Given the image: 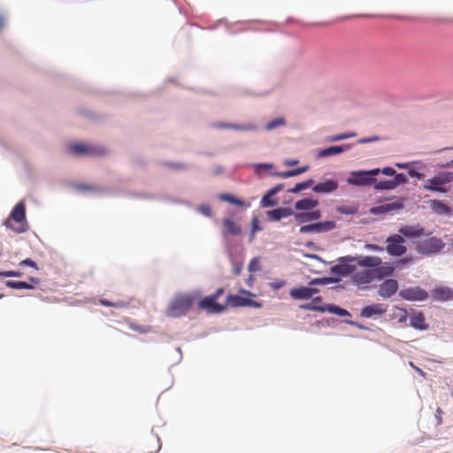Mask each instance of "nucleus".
<instances>
[{"label":"nucleus","instance_id":"b1692460","mask_svg":"<svg viewBox=\"0 0 453 453\" xmlns=\"http://www.w3.org/2000/svg\"><path fill=\"white\" fill-rule=\"evenodd\" d=\"M434 297L438 301H449L453 299V291L447 287H440L434 290Z\"/></svg>","mask_w":453,"mask_h":453},{"label":"nucleus","instance_id":"aec40b11","mask_svg":"<svg viewBox=\"0 0 453 453\" xmlns=\"http://www.w3.org/2000/svg\"><path fill=\"white\" fill-rule=\"evenodd\" d=\"M408 313L405 309L395 307L388 314V321L394 324H406Z\"/></svg>","mask_w":453,"mask_h":453},{"label":"nucleus","instance_id":"8fccbe9b","mask_svg":"<svg viewBox=\"0 0 453 453\" xmlns=\"http://www.w3.org/2000/svg\"><path fill=\"white\" fill-rule=\"evenodd\" d=\"M273 165L269 164H260L257 165V170L260 169H272Z\"/></svg>","mask_w":453,"mask_h":453},{"label":"nucleus","instance_id":"052dcab7","mask_svg":"<svg viewBox=\"0 0 453 453\" xmlns=\"http://www.w3.org/2000/svg\"><path fill=\"white\" fill-rule=\"evenodd\" d=\"M282 285H280V284H277V285H273V287L274 288V289H278L281 287Z\"/></svg>","mask_w":453,"mask_h":453},{"label":"nucleus","instance_id":"f704fd0d","mask_svg":"<svg viewBox=\"0 0 453 453\" xmlns=\"http://www.w3.org/2000/svg\"><path fill=\"white\" fill-rule=\"evenodd\" d=\"M100 303L106 307H115V308H123L127 307L129 304V302L124 300H119L116 302H111L107 299H100Z\"/></svg>","mask_w":453,"mask_h":453},{"label":"nucleus","instance_id":"4c0bfd02","mask_svg":"<svg viewBox=\"0 0 453 453\" xmlns=\"http://www.w3.org/2000/svg\"><path fill=\"white\" fill-rule=\"evenodd\" d=\"M249 270L250 273H256L261 270V265H260V258L259 257H254L250 265H249Z\"/></svg>","mask_w":453,"mask_h":453},{"label":"nucleus","instance_id":"13d9d810","mask_svg":"<svg viewBox=\"0 0 453 453\" xmlns=\"http://www.w3.org/2000/svg\"><path fill=\"white\" fill-rule=\"evenodd\" d=\"M5 283L11 284V283H25L24 281H6Z\"/></svg>","mask_w":453,"mask_h":453},{"label":"nucleus","instance_id":"ea45409f","mask_svg":"<svg viewBox=\"0 0 453 453\" xmlns=\"http://www.w3.org/2000/svg\"><path fill=\"white\" fill-rule=\"evenodd\" d=\"M338 282H339L338 279L322 278V279H313L309 283L315 284V283H338Z\"/></svg>","mask_w":453,"mask_h":453},{"label":"nucleus","instance_id":"4468645a","mask_svg":"<svg viewBox=\"0 0 453 453\" xmlns=\"http://www.w3.org/2000/svg\"><path fill=\"white\" fill-rule=\"evenodd\" d=\"M407 178L403 173H397L393 180H380L374 184V188L379 190L394 189L402 183L406 182Z\"/></svg>","mask_w":453,"mask_h":453},{"label":"nucleus","instance_id":"58836bf2","mask_svg":"<svg viewBox=\"0 0 453 453\" xmlns=\"http://www.w3.org/2000/svg\"><path fill=\"white\" fill-rule=\"evenodd\" d=\"M284 124L285 120L283 119H276L266 125V129L272 130L277 127L283 126Z\"/></svg>","mask_w":453,"mask_h":453},{"label":"nucleus","instance_id":"9d476101","mask_svg":"<svg viewBox=\"0 0 453 453\" xmlns=\"http://www.w3.org/2000/svg\"><path fill=\"white\" fill-rule=\"evenodd\" d=\"M339 263L331 268L334 274L339 276H348L356 270V265L352 263L356 261V257L347 256L338 259Z\"/></svg>","mask_w":453,"mask_h":453},{"label":"nucleus","instance_id":"864d4df0","mask_svg":"<svg viewBox=\"0 0 453 453\" xmlns=\"http://www.w3.org/2000/svg\"><path fill=\"white\" fill-rule=\"evenodd\" d=\"M297 164H298L297 160H288L285 162V165H288V166L296 165Z\"/></svg>","mask_w":453,"mask_h":453},{"label":"nucleus","instance_id":"bb28decb","mask_svg":"<svg viewBox=\"0 0 453 453\" xmlns=\"http://www.w3.org/2000/svg\"><path fill=\"white\" fill-rule=\"evenodd\" d=\"M410 324L412 327L419 330H424L427 328V325L426 324L425 317L422 313L414 314L411 319Z\"/></svg>","mask_w":453,"mask_h":453},{"label":"nucleus","instance_id":"f257e3e1","mask_svg":"<svg viewBox=\"0 0 453 453\" xmlns=\"http://www.w3.org/2000/svg\"><path fill=\"white\" fill-rule=\"evenodd\" d=\"M197 296L195 294L176 295L167 308V314L171 317L186 315L191 307L196 303Z\"/></svg>","mask_w":453,"mask_h":453},{"label":"nucleus","instance_id":"c9c22d12","mask_svg":"<svg viewBox=\"0 0 453 453\" xmlns=\"http://www.w3.org/2000/svg\"><path fill=\"white\" fill-rule=\"evenodd\" d=\"M273 196L274 195H271L270 191L268 190V192L261 199L262 207H270L278 204V201L273 198Z\"/></svg>","mask_w":453,"mask_h":453},{"label":"nucleus","instance_id":"2eb2a0df","mask_svg":"<svg viewBox=\"0 0 453 453\" xmlns=\"http://www.w3.org/2000/svg\"><path fill=\"white\" fill-rule=\"evenodd\" d=\"M387 309L385 305L381 303H372L371 305L365 306L361 311L360 316L362 318L370 319L376 316H380L386 313Z\"/></svg>","mask_w":453,"mask_h":453},{"label":"nucleus","instance_id":"e433bc0d","mask_svg":"<svg viewBox=\"0 0 453 453\" xmlns=\"http://www.w3.org/2000/svg\"><path fill=\"white\" fill-rule=\"evenodd\" d=\"M219 199L222 200V201H226V202L234 203V204L240 205V206L245 205V202L244 201L240 200V199L233 196L230 194H221L219 196Z\"/></svg>","mask_w":453,"mask_h":453},{"label":"nucleus","instance_id":"09e8293b","mask_svg":"<svg viewBox=\"0 0 453 453\" xmlns=\"http://www.w3.org/2000/svg\"><path fill=\"white\" fill-rule=\"evenodd\" d=\"M12 288H28L32 289L34 288V285H9Z\"/></svg>","mask_w":453,"mask_h":453},{"label":"nucleus","instance_id":"c756f323","mask_svg":"<svg viewBox=\"0 0 453 453\" xmlns=\"http://www.w3.org/2000/svg\"><path fill=\"white\" fill-rule=\"evenodd\" d=\"M379 295L383 298H389L396 293L398 285H380Z\"/></svg>","mask_w":453,"mask_h":453},{"label":"nucleus","instance_id":"603ef678","mask_svg":"<svg viewBox=\"0 0 453 453\" xmlns=\"http://www.w3.org/2000/svg\"><path fill=\"white\" fill-rule=\"evenodd\" d=\"M22 263H23V264H25V265H27L33 266V267H35V263L32 259H30V258H27V259H26V260H24Z\"/></svg>","mask_w":453,"mask_h":453},{"label":"nucleus","instance_id":"a18cd8bd","mask_svg":"<svg viewBox=\"0 0 453 453\" xmlns=\"http://www.w3.org/2000/svg\"><path fill=\"white\" fill-rule=\"evenodd\" d=\"M284 188V184L280 183V184H278L276 185L275 187H273V188H271L269 191H270V194L271 195H276L277 193H279L280 191H281Z\"/></svg>","mask_w":453,"mask_h":453},{"label":"nucleus","instance_id":"412c9836","mask_svg":"<svg viewBox=\"0 0 453 453\" xmlns=\"http://www.w3.org/2000/svg\"><path fill=\"white\" fill-rule=\"evenodd\" d=\"M403 208V203L402 200H397L393 203H386L378 207L372 208L370 211L373 214L386 213L395 210Z\"/></svg>","mask_w":453,"mask_h":453},{"label":"nucleus","instance_id":"5701e85b","mask_svg":"<svg viewBox=\"0 0 453 453\" xmlns=\"http://www.w3.org/2000/svg\"><path fill=\"white\" fill-rule=\"evenodd\" d=\"M319 201L312 198H303L295 203V209L297 211H310L317 207Z\"/></svg>","mask_w":453,"mask_h":453},{"label":"nucleus","instance_id":"39448f33","mask_svg":"<svg viewBox=\"0 0 453 453\" xmlns=\"http://www.w3.org/2000/svg\"><path fill=\"white\" fill-rule=\"evenodd\" d=\"M415 244L417 252L426 256L439 253L445 246L442 240L436 236L418 241Z\"/></svg>","mask_w":453,"mask_h":453},{"label":"nucleus","instance_id":"f3484780","mask_svg":"<svg viewBox=\"0 0 453 453\" xmlns=\"http://www.w3.org/2000/svg\"><path fill=\"white\" fill-rule=\"evenodd\" d=\"M319 292V289L308 287L296 288L290 290V296L296 300H306L311 298L312 296Z\"/></svg>","mask_w":453,"mask_h":453},{"label":"nucleus","instance_id":"79ce46f5","mask_svg":"<svg viewBox=\"0 0 453 453\" xmlns=\"http://www.w3.org/2000/svg\"><path fill=\"white\" fill-rule=\"evenodd\" d=\"M354 135H355L354 134H339V135L331 136L328 138V141L329 142H337L340 140L353 137Z\"/></svg>","mask_w":453,"mask_h":453},{"label":"nucleus","instance_id":"a19ab883","mask_svg":"<svg viewBox=\"0 0 453 453\" xmlns=\"http://www.w3.org/2000/svg\"><path fill=\"white\" fill-rule=\"evenodd\" d=\"M219 127L223 128H233V129H238V130H249L252 127L250 126H238V125H230V124H221Z\"/></svg>","mask_w":453,"mask_h":453},{"label":"nucleus","instance_id":"a878e982","mask_svg":"<svg viewBox=\"0 0 453 453\" xmlns=\"http://www.w3.org/2000/svg\"><path fill=\"white\" fill-rule=\"evenodd\" d=\"M347 149L346 146H332L326 149H322L318 152L319 157H326L333 155L340 154Z\"/></svg>","mask_w":453,"mask_h":453},{"label":"nucleus","instance_id":"6e6552de","mask_svg":"<svg viewBox=\"0 0 453 453\" xmlns=\"http://www.w3.org/2000/svg\"><path fill=\"white\" fill-rule=\"evenodd\" d=\"M380 173V169L371 171L352 172L347 179V182L355 186L371 185L375 181L374 176Z\"/></svg>","mask_w":453,"mask_h":453},{"label":"nucleus","instance_id":"dca6fc26","mask_svg":"<svg viewBox=\"0 0 453 453\" xmlns=\"http://www.w3.org/2000/svg\"><path fill=\"white\" fill-rule=\"evenodd\" d=\"M399 296L405 299V300H409V301H413V300H425L427 296V294L426 291L420 289L419 288H407V289H403V290H401L399 292Z\"/></svg>","mask_w":453,"mask_h":453},{"label":"nucleus","instance_id":"37998d69","mask_svg":"<svg viewBox=\"0 0 453 453\" xmlns=\"http://www.w3.org/2000/svg\"><path fill=\"white\" fill-rule=\"evenodd\" d=\"M78 189L79 190H81V191H89V192H92V191H96V188L93 186H90V185H79L78 187Z\"/></svg>","mask_w":453,"mask_h":453},{"label":"nucleus","instance_id":"7ed1b4c3","mask_svg":"<svg viewBox=\"0 0 453 453\" xmlns=\"http://www.w3.org/2000/svg\"><path fill=\"white\" fill-rule=\"evenodd\" d=\"M453 181V172H440L433 178L428 179L424 183L426 190L447 193L450 187L449 184Z\"/></svg>","mask_w":453,"mask_h":453},{"label":"nucleus","instance_id":"de8ad7c7","mask_svg":"<svg viewBox=\"0 0 453 453\" xmlns=\"http://www.w3.org/2000/svg\"><path fill=\"white\" fill-rule=\"evenodd\" d=\"M200 211L206 216H210L211 214V207L208 205L201 206Z\"/></svg>","mask_w":453,"mask_h":453},{"label":"nucleus","instance_id":"ddd939ff","mask_svg":"<svg viewBox=\"0 0 453 453\" xmlns=\"http://www.w3.org/2000/svg\"><path fill=\"white\" fill-rule=\"evenodd\" d=\"M335 227H336L335 222L328 220V221L302 226L300 227L299 231L301 234H306V233H311V232L325 233V232L331 231V230L334 229Z\"/></svg>","mask_w":453,"mask_h":453},{"label":"nucleus","instance_id":"4be33fe9","mask_svg":"<svg viewBox=\"0 0 453 453\" xmlns=\"http://www.w3.org/2000/svg\"><path fill=\"white\" fill-rule=\"evenodd\" d=\"M294 216L298 223H305L319 219L321 218V211L319 210L308 211V212H298L295 213Z\"/></svg>","mask_w":453,"mask_h":453},{"label":"nucleus","instance_id":"473e14b6","mask_svg":"<svg viewBox=\"0 0 453 453\" xmlns=\"http://www.w3.org/2000/svg\"><path fill=\"white\" fill-rule=\"evenodd\" d=\"M313 182H314V180L312 179H309L305 181L299 182V183L296 184V186L294 188H289L288 190V192L291 193V194L299 193L300 191L310 188L313 184Z\"/></svg>","mask_w":453,"mask_h":453},{"label":"nucleus","instance_id":"f8f14e48","mask_svg":"<svg viewBox=\"0 0 453 453\" xmlns=\"http://www.w3.org/2000/svg\"><path fill=\"white\" fill-rule=\"evenodd\" d=\"M69 150L72 153L75 155H92V156H99L104 153V150L100 147H96L92 145H87L83 143H75L72 144L69 147Z\"/></svg>","mask_w":453,"mask_h":453},{"label":"nucleus","instance_id":"393cba45","mask_svg":"<svg viewBox=\"0 0 453 453\" xmlns=\"http://www.w3.org/2000/svg\"><path fill=\"white\" fill-rule=\"evenodd\" d=\"M423 228L411 226H403L399 229V233L408 238L418 237L423 234Z\"/></svg>","mask_w":453,"mask_h":453},{"label":"nucleus","instance_id":"bf43d9fd","mask_svg":"<svg viewBox=\"0 0 453 453\" xmlns=\"http://www.w3.org/2000/svg\"><path fill=\"white\" fill-rule=\"evenodd\" d=\"M258 229L257 226L255 224V222L253 223V231H257Z\"/></svg>","mask_w":453,"mask_h":453},{"label":"nucleus","instance_id":"1a4fd4ad","mask_svg":"<svg viewBox=\"0 0 453 453\" xmlns=\"http://www.w3.org/2000/svg\"><path fill=\"white\" fill-rule=\"evenodd\" d=\"M386 242V250L391 256L400 257L406 252L405 240L400 234L388 236Z\"/></svg>","mask_w":453,"mask_h":453},{"label":"nucleus","instance_id":"680f3d73","mask_svg":"<svg viewBox=\"0 0 453 453\" xmlns=\"http://www.w3.org/2000/svg\"><path fill=\"white\" fill-rule=\"evenodd\" d=\"M2 297H3V295H0V298H2Z\"/></svg>","mask_w":453,"mask_h":453},{"label":"nucleus","instance_id":"c03bdc74","mask_svg":"<svg viewBox=\"0 0 453 453\" xmlns=\"http://www.w3.org/2000/svg\"><path fill=\"white\" fill-rule=\"evenodd\" d=\"M382 173H384L385 175H388V176H395L396 175V172L395 169H393L392 167H385L382 169Z\"/></svg>","mask_w":453,"mask_h":453},{"label":"nucleus","instance_id":"9b49d317","mask_svg":"<svg viewBox=\"0 0 453 453\" xmlns=\"http://www.w3.org/2000/svg\"><path fill=\"white\" fill-rule=\"evenodd\" d=\"M301 309L309 311H318L321 312L328 311L340 317L349 316V312L339 306L334 304H326L323 306H315L312 303H305L300 306Z\"/></svg>","mask_w":453,"mask_h":453},{"label":"nucleus","instance_id":"4d7b16f0","mask_svg":"<svg viewBox=\"0 0 453 453\" xmlns=\"http://www.w3.org/2000/svg\"><path fill=\"white\" fill-rule=\"evenodd\" d=\"M384 283H385V284H388V283H397V282H396V280H385V282H384Z\"/></svg>","mask_w":453,"mask_h":453},{"label":"nucleus","instance_id":"cd10ccee","mask_svg":"<svg viewBox=\"0 0 453 453\" xmlns=\"http://www.w3.org/2000/svg\"><path fill=\"white\" fill-rule=\"evenodd\" d=\"M223 226L226 229V232L227 234H233V235H238L242 233L241 226L235 224L232 219H225L223 220Z\"/></svg>","mask_w":453,"mask_h":453},{"label":"nucleus","instance_id":"2f4dec72","mask_svg":"<svg viewBox=\"0 0 453 453\" xmlns=\"http://www.w3.org/2000/svg\"><path fill=\"white\" fill-rule=\"evenodd\" d=\"M337 212L345 215H354L358 212L357 204L340 205L336 207Z\"/></svg>","mask_w":453,"mask_h":453},{"label":"nucleus","instance_id":"6e6d98bb","mask_svg":"<svg viewBox=\"0 0 453 453\" xmlns=\"http://www.w3.org/2000/svg\"><path fill=\"white\" fill-rule=\"evenodd\" d=\"M410 175H411V176H412V177H413V176H418V177H419L421 174H420L419 173H418V172L411 171V172H410Z\"/></svg>","mask_w":453,"mask_h":453},{"label":"nucleus","instance_id":"f03ea898","mask_svg":"<svg viewBox=\"0 0 453 453\" xmlns=\"http://www.w3.org/2000/svg\"><path fill=\"white\" fill-rule=\"evenodd\" d=\"M4 226L17 234L27 231L28 224L26 219V207L23 202H19L14 206L4 222Z\"/></svg>","mask_w":453,"mask_h":453},{"label":"nucleus","instance_id":"72a5a7b5","mask_svg":"<svg viewBox=\"0 0 453 453\" xmlns=\"http://www.w3.org/2000/svg\"><path fill=\"white\" fill-rule=\"evenodd\" d=\"M381 264V260L379 257L367 256L364 257L359 265L367 266V267H376Z\"/></svg>","mask_w":453,"mask_h":453},{"label":"nucleus","instance_id":"0eeeda50","mask_svg":"<svg viewBox=\"0 0 453 453\" xmlns=\"http://www.w3.org/2000/svg\"><path fill=\"white\" fill-rule=\"evenodd\" d=\"M255 295L250 292L242 290L240 295H227L226 297L225 304L230 307H261V303L251 299Z\"/></svg>","mask_w":453,"mask_h":453},{"label":"nucleus","instance_id":"20e7f679","mask_svg":"<svg viewBox=\"0 0 453 453\" xmlns=\"http://www.w3.org/2000/svg\"><path fill=\"white\" fill-rule=\"evenodd\" d=\"M224 293L222 288H219L213 295L205 296L199 301L196 300L197 308L209 314H219L225 311L226 304L218 302L219 297Z\"/></svg>","mask_w":453,"mask_h":453},{"label":"nucleus","instance_id":"5fc2aeb1","mask_svg":"<svg viewBox=\"0 0 453 453\" xmlns=\"http://www.w3.org/2000/svg\"><path fill=\"white\" fill-rule=\"evenodd\" d=\"M451 165H453V159L449 162H447V163L441 165V167L447 168V167H450Z\"/></svg>","mask_w":453,"mask_h":453},{"label":"nucleus","instance_id":"3c124183","mask_svg":"<svg viewBox=\"0 0 453 453\" xmlns=\"http://www.w3.org/2000/svg\"><path fill=\"white\" fill-rule=\"evenodd\" d=\"M321 301H322V299L320 296H316V297L312 298V300L310 303H312L313 305L318 306L317 304L320 303Z\"/></svg>","mask_w":453,"mask_h":453},{"label":"nucleus","instance_id":"49530a36","mask_svg":"<svg viewBox=\"0 0 453 453\" xmlns=\"http://www.w3.org/2000/svg\"><path fill=\"white\" fill-rule=\"evenodd\" d=\"M16 276V273L12 271L7 272H0V280H2L5 277Z\"/></svg>","mask_w":453,"mask_h":453},{"label":"nucleus","instance_id":"423d86ee","mask_svg":"<svg viewBox=\"0 0 453 453\" xmlns=\"http://www.w3.org/2000/svg\"><path fill=\"white\" fill-rule=\"evenodd\" d=\"M414 262L413 257H405L400 260H397L394 263V265H391L388 263H385L381 265L376 266L372 270V276L374 279L380 280L384 277H388L393 274L395 269H402L404 265L412 264Z\"/></svg>","mask_w":453,"mask_h":453},{"label":"nucleus","instance_id":"a211bd4d","mask_svg":"<svg viewBox=\"0 0 453 453\" xmlns=\"http://www.w3.org/2000/svg\"><path fill=\"white\" fill-rule=\"evenodd\" d=\"M267 218L270 221H280L281 219L294 215L291 208L280 207L266 212Z\"/></svg>","mask_w":453,"mask_h":453},{"label":"nucleus","instance_id":"6ab92c4d","mask_svg":"<svg viewBox=\"0 0 453 453\" xmlns=\"http://www.w3.org/2000/svg\"><path fill=\"white\" fill-rule=\"evenodd\" d=\"M338 188V182L333 180H327L324 182H319L312 187V191L315 193L328 194L334 192Z\"/></svg>","mask_w":453,"mask_h":453},{"label":"nucleus","instance_id":"c85d7f7f","mask_svg":"<svg viewBox=\"0 0 453 453\" xmlns=\"http://www.w3.org/2000/svg\"><path fill=\"white\" fill-rule=\"evenodd\" d=\"M432 203V208L433 210L438 213V214H445L449 215L451 214V209L445 203H443L441 201L434 200Z\"/></svg>","mask_w":453,"mask_h":453},{"label":"nucleus","instance_id":"7c9ffc66","mask_svg":"<svg viewBox=\"0 0 453 453\" xmlns=\"http://www.w3.org/2000/svg\"><path fill=\"white\" fill-rule=\"evenodd\" d=\"M308 169H309V166L306 165V166H303V167H300V168H297V169H294V170H290V171L276 173L275 175L279 176L280 178H283V179H287V178H289V177H293V176H296V175H299L301 173H303Z\"/></svg>","mask_w":453,"mask_h":453}]
</instances>
